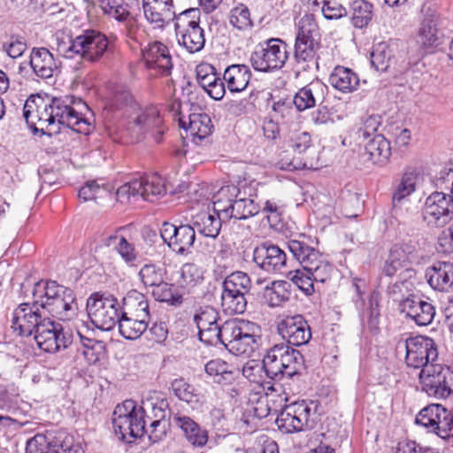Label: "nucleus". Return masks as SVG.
<instances>
[{
  "instance_id": "62",
  "label": "nucleus",
  "mask_w": 453,
  "mask_h": 453,
  "mask_svg": "<svg viewBox=\"0 0 453 453\" xmlns=\"http://www.w3.org/2000/svg\"><path fill=\"white\" fill-rule=\"evenodd\" d=\"M27 47L26 39L19 35H12L9 40L2 45L3 50L12 58L22 56Z\"/></svg>"
},
{
  "instance_id": "27",
  "label": "nucleus",
  "mask_w": 453,
  "mask_h": 453,
  "mask_svg": "<svg viewBox=\"0 0 453 453\" xmlns=\"http://www.w3.org/2000/svg\"><path fill=\"white\" fill-rule=\"evenodd\" d=\"M173 425L180 429L186 440L196 447H203L208 441V432L190 417L176 412L172 417Z\"/></svg>"
},
{
  "instance_id": "57",
  "label": "nucleus",
  "mask_w": 453,
  "mask_h": 453,
  "mask_svg": "<svg viewBox=\"0 0 453 453\" xmlns=\"http://www.w3.org/2000/svg\"><path fill=\"white\" fill-rule=\"evenodd\" d=\"M219 319L218 311L211 306L201 307L193 318L198 331L217 325Z\"/></svg>"
},
{
  "instance_id": "29",
  "label": "nucleus",
  "mask_w": 453,
  "mask_h": 453,
  "mask_svg": "<svg viewBox=\"0 0 453 453\" xmlns=\"http://www.w3.org/2000/svg\"><path fill=\"white\" fill-rule=\"evenodd\" d=\"M226 220L218 211L213 213L202 211L192 218V225L196 231L205 236L215 239L219 234L222 222Z\"/></svg>"
},
{
  "instance_id": "40",
  "label": "nucleus",
  "mask_w": 453,
  "mask_h": 453,
  "mask_svg": "<svg viewBox=\"0 0 453 453\" xmlns=\"http://www.w3.org/2000/svg\"><path fill=\"white\" fill-rule=\"evenodd\" d=\"M207 375L211 377L216 383L231 384L234 379L236 371L233 365L220 359H211L204 366Z\"/></svg>"
},
{
  "instance_id": "17",
  "label": "nucleus",
  "mask_w": 453,
  "mask_h": 453,
  "mask_svg": "<svg viewBox=\"0 0 453 453\" xmlns=\"http://www.w3.org/2000/svg\"><path fill=\"white\" fill-rule=\"evenodd\" d=\"M165 193V184L157 175L135 180L121 186L117 191L119 197L127 196V198H130V196H141L143 200L151 203Z\"/></svg>"
},
{
  "instance_id": "28",
  "label": "nucleus",
  "mask_w": 453,
  "mask_h": 453,
  "mask_svg": "<svg viewBox=\"0 0 453 453\" xmlns=\"http://www.w3.org/2000/svg\"><path fill=\"white\" fill-rule=\"evenodd\" d=\"M425 276L433 289L448 291L453 288V262L436 261L426 268Z\"/></svg>"
},
{
  "instance_id": "35",
  "label": "nucleus",
  "mask_w": 453,
  "mask_h": 453,
  "mask_svg": "<svg viewBox=\"0 0 453 453\" xmlns=\"http://www.w3.org/2000/svg\"><path fill=\"white\" fill-rule=\"evenodd\" d=\"M284 343L273 345L267 350L263 358V368L268 378L273 380H280L283 378L284 365L282 364Z\"/></svg>"
},
{
  "instance_id": "25",
  "label": "nucleus",
  "mask_w": 453,
  "mask_h": 453,
  "mask_svg": "<svg viewBox=\"0 0 453 453\" xmlns=\"http://www.w3.org/2000/svg\"><path fill=\"white\" fill-rule=\"evenodd\" d=\"M328 88L319 80L311 81L300 88L293 97V103L298 111L322 104L326 99Z\"/></svg>"
},
{
  "instance_id": "56",
  "label": "nucleus",
  "mask_w": 453,
  "mask_h": 453,
  "mask_svg": "<svg viewBox=\"0 0 453 453\" xmlns=\"http://www.w3.org/2000/svg\"><path fill=\"white\" fill-rule=\"evenodd\" d=\"M391 61V50L386 43L378 44L371 53V64L379 72H385Z\"/></svg>"
},
{
  "instance_id": "26",
  "label": "nucleus",
  "mask_w": 453,
  "mask_h": 453,
  "mask_svg": "<svg viewBox=\"0 0 453 453\" xmlns=\"http://www.w3.org/2000/svg\"><path fill=\"white\" fill-rule=\"evenodd\" d=\"M146 19L157 28H163L175 17L173 0H142Z\"/></svg>"
},
{
  "instance_id": "16",
  "label": "nucleus",
  "mask_w": 453,
  "mask_h": 453,
  "mask_svg": "<svg viewBox=\"0 0 453 453\" xmlns=\"http://www.w3.org/2000/svg\"><path fill=\"white\" fill-rule=\"evenodd\" d=\"M422 218L430 227H443L453 219V206L449 196L434 191L426 199Z\"/></svg>"
},
{
  "instance_id": "45",
  "label": "nucleus",
  "mask_w": 453,
  "mask_h": 453,
  "mask_svg": "<svg viewBox=\"0 0 453 453\" xmlns=\"http://www.w3.org/2000/svg\"><path fill=\"white\" fill-rule=\"evenodd\" d=\"M222 285V292L229 293L231 296L238 294L245 296L250 289V279L247 273L238 271L228 275Z\"/></svg>"
},
{
  "instance_id": "5",
  "label": "nucleus",
  "mask_w": 453,
  "mask_h": 453,
  "mask_svg": "<svg viewBox=\"0 0 453 453\" xmlns=\"http://www.w3.org/2000/svg\"><path fill=\"white\" fill-rule=\"evenodd\" d=\"M147 416L145 407L137 405L133 400H126L116 406L112 413V426L115 434L126 443H132L146 432Z\"/></svg>"
},
{
  "instance_id": "60",
  "label": "nucleus",
  "mask_w": 453,
  "mask_h": 453,
  "mask_svg": "<svg viewBox=\"0 0 453 453\" xmlns=\"http://www.w3.org/2000/svg\"><path fill=\"white\" fill-rule=\"evenodd\" d=\"M311 273L313 282L324 283L331 278L333 272V265L321 258L317 259L316 264H311L306 268Z\"/></svg>"
},
{
  "instance_id": "3",
  "label": "nucleus",
  "mask_w": 453,
  "mask_h": 453,
  "mask_svg": "<svg viewBox=\"0 0 453 453\" xmlns=\"http://www.w3.org/2000/svg\"><path fill=\"white\" fill-rule=\"evenodd\" d=\"M261 328L254 322L236 319L198 331L199 340L206 345H223L235 356H251L259 346Z\"/></svg>"
},
{
  "instance_id": "18",
  "label": "nucleus",
  "mask_w": 453,
  "mask_h": 453,
  "mask_svg": "<svg viewBox=\"0 0 453 453\" xmlns=\"http://www.w3.org/2000/svg\"><path fill=\"white\" fill-rule=\"evenodd\" d=\"M359 282L361 280L355 279L353 281V287L355 288V296L352 300L357 310L360 311L359 316L364 326H366L368 329L376 333L379 330L380 322V294L373 290L370 293L368 297L367 307L363 298V291Z\"/></svg>"
},
{
  "instance_id": "54",
  "label": "nucleus",
  "mask_w": 453,
  "mask_h": 453,
  "mask_svg": "<svg viewBox=\"0 0 453 453\" xmlns=\"http://www.w3.org/2000/svg\"><path fill=\"white\" fill-rule=\"evenodd\" d=\"M247 299L243 295L222 292L221 294V306L226 313L228 314H242L247 308Z\"/></svg>"
},
{
  "instance_id": "48",
  "label": "nucleus",
  "mask_w": 453,
  "mask_h": 453,
  "mask_svg": "<svg viewBox=\"0 0 453 453\" xmlns=\"http://www.w3.org/2000/svg\"><path fill=\"white\" fill-rule=\"evenodd\" d=\"M417 173L414 171L405 172L400 183L392 195L393 208H396L403 200L412 194L416 189Z\"/></svg>"
},
{
  "instance_id": "23",
  "label": "nucleus",
  "mask_w": 453,
  "mask_h": 453,
  "mask_svg": "<svg viewBox=\"0 0 453 453\" xmlns=\"http://www.w3.org/2000/svg\"><path fill=\"white\" fill-rule=\"evenodd\" d=\"M319 48V41L296 38L294 58L297 75L319 68L317 51Z\"/></svg>"
},
{
  "instance_id": "38",
  "label": "nucleus",
  "mask_w": 453,
  "mask_h": 453,
  "mask_svg": "<svg viewBox=\"0 0 453 453\" xmlns=\"http://www.w3.org/2000/svg\"><path fill=\"white\" fill-rule=\"evenodd\" d=\"M175 33L179 44L183 46L189 53L199 52L203 49L205 43L204 32L200 25L178 30Z\"/></svg>"
},
{
  "instance_id": "44",
  "label": "nucleus",
  "mask_w": 453,
  "mask_h": 453,
  "mask_svg": "<svg viewBox=\"0 0 453 453\" xmlns=\"http://www.w3.org/2000/svg\"><path fill=\"white\" fill-rule=\"evenodd\" d=\"M290 288V283L286 280H273L264 288V297L270 306H279L289 299Z\"/></svg>"
},
{
  "instance_id": "43",
  "label": "nucleus",
  "mask_w": 453,
  "mask_h": 453,
  "mask_svg": "<svg viewBox=\"0 0 453 453\" xmlns=\"http://www.w3.org/2000/svg\"><path fill=\"white\" fill-rule=\"evenodd\" d=\"M373 6L365 0H355L349 5L348 14L352 25L357 28L366 27L373 16Z\"/></svg>"
},
{
  "instance_id": "2",
  "label": "nucleus",
  "mask_w": 453,
  "mask_h": 453,
  "mask_svg": "<svg viewBox=\"0 0 453 453\" xmlns=\"http://www.w3.org/2000/svg\"><path fill=\"white\" fill-rule=\"evenodd\" d=\"M39 306L35 300L20 303L13 311L11 327L19 336H31L45 352L54 353L66 349L73 342V334L63 326L50 319H42Z\"/></svg>"
},
{
  "instance_id": "31",
  "label": "nucleus",
  "mask_w": 453,
  "mask_h": 453,
  "mask_svg": "<svg viewBox=\"0 0 453 453\" xmlns=\"http://www.w3.org/2000/svg\"><path fill=\"white\" fill-rule=\"evenodd\" d=\"M251 71L246 65H232L226 68L223 81L228 90L239 93L246 89L251 79Z\"/></svg>"
},
{
  "instance_id": "49",
  "label": "nucleus",
  "mask_w": 453,
  "mask_h": 453,
  "mask_svg": "<svg viewBox=\"0 0 453 453\" xmlns=\"http://www.w3.org/2000/svg\"><path fill=\"white\" fill-rule=\"evenodd\" d=\"M171 389L179 400L187 403H197L200 401L196 388L182 378L173 380L171 383Z\"/></svg>"
},
{
  "instance_id": "10",
  "label": "nucleus",
  "mask_w": 453,
  "mask_h": 453,
  "mask_svg": "<svg viewBox=\"0 0 453 453\" xmlns=\"http://www.w3.org/2000/svg\"><path fill=\"white\" fill-rule=\"evenodd\" d=\"M86 310L91 323L104 331L113 329L122 315L120 303L115 296L98 292L88 298Z\"/></svg>"
},
{
  "instance_id": "42",
  "label": "nucleus",
  "mask_w": 453,
  "mask_h": 453,
  "mask_svg": "<svg viewBox=\"0 0 453 453\" xmlns=\"http://www.w3.org/2000/svg\"><path fill=\"white\" fill-rule=\"evenodd\" d=\"M282 364L284 365L283 377L293 378L300 375L305 370L304 359L301 352L292 346L284 343Z\"/></svg>"
},
{
  "instance_id": "20",
  "label": "nucleus",
  "mask_w": 453,
  "mask_h": 453,
  "mask_svg": "<svg viewBox=\"0 0 453 453\" xmlns=\"http://www.w3.org/2000/svg\"><path fill=\"white\" fill-rule=\"evenodd\" d=\"M254 263L269 273H282L287 266V255L279 246L265 242L253 250Z\"/></svg>"
},
{
  "instance_id": "21",
  "label": "nucleus",
  "mask_w": 453,
  "mask_h": 453,
  "mask_svg": "<svg viewBox=\"0 0 453 453\" xmlns=\"http://www.w3.org/2000/svg\"><path fill=\"white\" fill-rule=\"evenodd\" d=\"M278 331L289 346H302L311 339V330L302 315L288 316L278 325Z\"/></svg>"
},
{
  "instance_id": "50",
  "label": "nucleus",
  "mask_w": 453,
  "mask_h": 453,
  "mask_svg": "<svg viewBox=\"0 0 453 453\" xmlns=\"http://www.w3.org/2000/svg\"><path fill=\"white\" fill-rule=\"evenodd\" d=\"M229 22L234 28L240 31H244L253 27L250 12L243 4H239L230 11Z\"/></svg>"
},
{
  "instance_id": "7",
  "label": "nucleus",
  "mask_w": 453,
  "mask_h": 453,
  "mask_svg": "<svg viewBox=\"0 0 453 453\" xmlns=\"http://www.w3.org/2000/svg\"><path fill=\"white\" fill-rule=\"evenodd\" d=\"M239 196L240 189L234 185L220 188L213 196V210L226 220H245L258 214L260 206L257 203Z\"/></svg>"
},
{
  "instance_id": "53",
  "label": "nucleus",
  "mask_w": 453,
  "mask_h": 453,
  "mask_svg": "<svg viewBox=\"0 0 453 453\" xmlns=\"http://www.w3.org/2000/svg\"><path fill=\"white\" fill-rule=\"evenodd\" d=\"M173 284H169L165 280L154 287L152 295L157 301L165 302L173 306H180L183 303V296L180 294L173 293Z\"/></svg>"
},
{
  "instance_id": "30",
  "label": "nucleus",
  "mask_w": 453,
  "mask_h": 453,
  "mask_svg": "<svg viewBox=\"0 0 453 453\" xmlns=\"http://www.w3.org/2000/svg\"><path fill=\"white\" fill-rule=\"evenodd\" d=\"M29 65L35 74L42 79L50 78L57 68L53 55L44 47L32 50Z\"/></svg>"
},
{
  "instance_id": "1",
  "label": "nucleus",
  "mask_w": 453,
  "mask_h": 453,
  "mask_svg": "<svg viewBox=\"0 0 453 453\" xmlns=\"http://www.w3.org/2000/svg\"><path fill=\"white\" fill-rule=\"evenodd\" d=\"M73 104V96L32 95L25 102L23 117L34 134L40 133L50 136L51 133L45 131V128L55 123L80 134H89L90 123L72 107Z\"/></svg>"
},
{
  "instance_id": "61",
  "label": "nucleus",
  "mask_w": 453,
  "mask_h": 453,
  "mask_svg": "<svg viewBox=\"0 0 453 453\" xmlns=\"http://www.w3.org/2000/svg\"><path fill=\"white\" fill-rule=\"evenodd\" d=\"M175 31L183 30L200 24V10L198 8H189L179 14L175 13Z\"/></svg>"
},
{
  "instance_id": "36",
  "label": "nucleus",
  "mask_w": 453,
  "mask_h": 453,
  "mask_svg": "<svg viewBox=\"0 0 453 453\" xmlns=\"http://www.w3.org/2000/svg\"><path fill=\"white\" fill-rule=\"evenodd\" d=\"M179 125L181 128L189 131L190 134L203 140L210 135L213 129L211 118L206 113H193L188 116L187 123L182 118H179Z\"/></svg>"
},
{
  "instance_id": "22",
  "label": "nucleus",
  "mask_w": 453,
  "mask_h": 453,
  "mask_svg": "<svg viewBox=\"0 0 453 453\" xmlns=\"http://www.w3.org/2000/svg\"><path fill=\"white\" fill-rule=\"evenodd\" d=\"M400 311L413 319L418 326L430 325L435 315L434 306L416 295H408L400 301Z\"/></svg>"
},
{
  "instance_id": "19",
  "label": "nucleus",
  "mask_w": 453,
  "mask_h": 453,
  "mask_svg": "<svg viewBox=\"0 0 453 453\" xmlns=\"http://www.w3.org/2000/svg\"><path fill=\"white\" fill-rule=\"evenodd\" d=\"M142 61L146 69L150 71V78L171 74L173 69L172 58L167 47L160 42L150 43L142 50Z\"/></svg>"
},
{
  "instance_id": "55",
  "label": "nucleus",
  "mask_w": 453,
  "mask_h": 453,
  "mask_svg": "<svg viewBox=\"0 0 453 453\" xmlns=\"http://www.w3.org/2000/svg\"><path fill=\"white\" fill-rule=\"evenodd\" d=\"M164 269L155 264H146L139 271V277L145 287H156L163 283Z\"/></svg>"
},
{
  "instance_id": "41",
  "label": "nucleus",
  "mask_w": 453,
  "mask_h": 453,
  "mask_svg": "<svg viewBox=\"0 0 453 453\" xmlns=\"http://www.w3.org/2000/svg\"><path fill=\"white\" fill-rule=\"evenodd\" d=\"M106 107L111 111H123V114H130L139 110V105L131 92L123 88L113 92Z\"/></svg>"
},
{
  "instance_id": "47",
  "label": "nucleus",
  "mask_w": 453,
  "mask_h": 453,
  "mask_svg": "<svg viewBox=\"0 0 453 453\" xmlns=\"http://www.w3.org/2000/svg\"><path fill=\"white\" fill-rule=\"evenodd\" d=\"M203 280V270L194 263H186L180 269L177 285L180 288H192Z\"/></svg>"
},
{
  "instance_id": "6",
  "label": "nucleus",
  "mask_w": 453,
  "mask_h": 453,
  "mask_svg": "<svg viewBox=\"0 0 453 453\" xmlns=\"http://www.w3.org/2000/svg\"><path fill=\"white\" fill-rule=\"evenodd\" d=\"M428 256L422 243L416 239H409L395 243L389 250L388 258L382 267V273L388 277L395 275L398 270L405 268L404 277L411 278L416 274L411 265L425 264Z\"/></svg>"
},
{
  "instance_id": "14",
  "label": "nucleus",
  "mask_w": 453,
  "mask_h": 453,
  "mask_svg": "<svg viewBox=\"0 0 453 453\" xmlns=\"http://www.w3.org/2000/svg\"><path fill=\"white\" fill-rule=\"evenodd\" d=\"M407 366L423 369L438 359L437 345L433 338L425 335L408 337L404 341Z\"/></svg>"
},
{
  "instance_id": "8",
  "label": "nucleus",
  "mask_w": 453,
  "mask_h": 453,
  "mask_svg": "<svg viewBox=\"0 0 453 453\" xmlns=\"http://www.w3.org/2000/svg\"><path fill=\"white\" fill-rule=\"evenodd\" d=\"M108 46L106 35L91 29L84 31L74 39H70L68 42H58V50L66 58L80 56L84 60L96 62L104 56Z\"/></svg>"
},
{
  "instance_id": "63",
  "label": "nucleus",
  "mask_w": 453,
  "mask_h": 453,
  "mask_svg": "<svg viewBox=\"0 0 453 453\" xmlns=\"http://www.w3.org/2000/svg\"><path fill=\"white\" fill-rule=\"evenodd\" d=\"M322 13L326 19H338L348 15V11L341 4L335 1H325Z\"/></svg>"
},
{
  "instance_id": "64",
  "label": "nucleus",
  "mask_w": 453,
  "mask_h": 453,
  "mask_svg": "<svg viewBox=\"0 0 453 453\" xmlns=\"http://www.w3.org/2000/svg\"><path fill=\"white\" fill-rule=\"evenodd\" d=\"M411 287H412V283L406 280H402L388 286V292L395 302L400 303L401 300L411 295L409 293L411 290Z\"/></svg>"
},
{
  "instance_id": "15",
  "label": "nucleus",
  "mask_w": 453,
  "mask_h": 453,
  "mask_svg": "<svg viewBox=\"0 0 453 453\" xmlns=\"http://www.w3.org/2000/svg\"><path fill=\"white\" fill-rule=\"evenodd\" d=\"M160 237L173 252L186 256L191 253L196 242V230L190 224L176 226L165 221L160 227Z\"/></svg>"
},
{
  "instance_id": "4",
  "label": "nucleus",
  "mask_w": 453,
  "mask_h": 453,
  "mask_svg": "<svg viewBox=\"0 0 453 453\" xmlns=\"http://www.w3.org/2000/svg\"><path fill=\"white\" fill-rule=\"evenodd\" d=\"M32 294L35 305L58 319L71 320L77 316L78 303L70 288L55 280H40L35 283Z\"/></svg>"
},
{
  "instance_id": "11",
  "label": "nucleus",
  "mask_w": 453,
  "mask_h": 453,
  "mask_svg": "<svg viewBox=\"0 0 453 453\" xmlns=\"http://www.w3.org/2000/svg\"><path fill=\"white\" fill-rule=\"evenodd\" d=\"M288 57V44L280 38H270L256 46L250 62L256 71L269 73L281 69Z\"/></svg>"
},
{
  "instance_id": "24",
  "label": "nucleus",
  "mask_w": 453,
  "mask_h": 453,
  "mask_svg": "<svg viewBox=\"0 0 453 453\" xmlns=\"http://www.w3.org/2000/svg\"><path fill=\"white\" fill-rule=\"evenodd\" d=\"M422 19L418 33V42L423 47H436L439 45L437 35V10L432 3H425L421 7Z\"/></svg>"
},
{
  "instance_id": "34",
  "label": "nucleus",
  "mask_w": 453,
  "mask_h": 453,
  "mask_svg": "<svg viewBox=\"0 0 453 453\" xmlns=\"http://www.w3.org/2000/svg\"><path fill=\"white\" fill-rule=\"evenodd\" d=\"M329 82L335 89L350 93L359 86V77L350 68L337 65L329 76Z\"/></svg>"
},
{
  "instance_id": "52",
  "label": "nucleus",
  "mask_w": 453,
  "mask_h": 453,
  "mask_svg": "<svg viewBox=\"0 0 453 453\" xmlns=\"http://www.w3.org/2000/svg\"><path fill=\"white\" fill-rule=\"evenodd\" d=\"M287 278L306 295L314 293V282L307 269H296L287 273Z\"/></svg>"
},
{
  "instance_id": "33",
  "label": "nucleus",
  "mask_w": 453,
  "mask_h": 453,
  "mask_svg": "<svg viewBox=\"0 0 453 453\" xmlns=\"http://www.w3.org/2000/svg\"><path fill=\"white\" fill-rule=\"evenodd\" d=\"M289 251L303 268L316 264L317 259L321 258L322 254L314 247H311L303 239H290L287 242Z\"/></svg>"
},
{
  "instance_id": "39",
  "label": "nucleus",
  "mask_w": 453,
  "mask_h": 453,
  "mask_svg": "<svg viewBox=\"0 0 453 453\" xmlns=\"http://www.w3.org/2000/svg\"><path fill=\"white\" fill-rule=\"evenodd\" d=\"M150 319L122 314L118 322L119 334L127 340H136L147 330Z\"/></svg>"
},
{
  "instance_id": "51",
  "label": "nucleus",
  "mask_w": 453,
  "mask_h": 453,
  "mask_svg": "<svg viewBox=\"0 0 453 453\" xmlns=\"http://www.w3.org/2000/svg\"><path fill=\"white\" fill-rule=\"evenodd\" d=\"M296 38L307 40H320L319 27L312 14H305L297 24V33Z\"/></svg>"
},
{
  "instance_id": "12",
  "label": "nucleus",
  "mask_w": 453,
  "mask_h": 453,
  "mask_svg": "<svg viewBox=\"0 0 453 453\" xmlns=\"http://www.w3.org/2000/svg\"><path fill=\"white\" fill-rule=\"evenodd\" d=\"M415 423L443 440L453 437V412L440 403H432L421 409L415 418Z\"/></svg>"
},
{
  "instance_id": "32",
  "label": "nucleus",
  "mask_w": 453,
  "mask_h": 453,
  "mask_svg": "<svg viewBox=\"0 0 453 453\" xmlns=\"http://www.w3.org/2000/svg\"><path fill=\"white\" fill-rule=\"evenodd\" d=\"M121 314L150 319L149 302L146 296L135 290H130L120 303Z\"/></svg>"
},
{
  "instance_id": "9",
  "label": "nucleus",
  "mask_w": 453,
  "mask_h": 453,
  "mask_svg": "<svg viewBox=\"0 0 453 453\" xmlns=\"http://www.w3.org/2000/svg\"><path fill=\"white\" fill-rule=\"evenodd\" d=\"M319 403L296 401L286 404L276 418L279 429L287 434L310 431L317 423Z\"/></svg>"
},
{
  "instance_id": "59",
  "label": "nucleus",
  "mask_w": 453,
  "mask_h": 453,
  "mask_svg": "<svg viewBox=\"0 0 453 453\" xmlns=\"http://www.w3.org/2000/svg\"><path fill=\"white\" fill-rule=\"evenodd\" d=\"M43 436L47 442L48 453H59L71 443V439L63 431H47Z\"/></svg>"
},
{
  "instance_id": "58",
  "label": "nucleus",
  "mask_w": 453,
  "mask_h": 453,
  "mask_svg": "<svg viewBox=\"0 0 453 453\" xmlns=\"http://www.w3.org/2000/svg\"><path fill=\"white\" fill-rule=\"evenodd\" d=\"M99 4L104 14L111 16L119 22L126 21L130 15L123 6L122 0H99Z\"/></svg>"
},
{
  "instance_id": "37",
  "label": "nucleus",
  "mask_w": 453,
  "mask_h": 453,
  "mask_svg": "<svg viewBox=\"0 0 453 453\" xmlns=\"http://www.w3.org/2000/svg\"><path fill=\"white\" fill-rule=\"evenodd\" d=\"M365 153L372 164L385 165L391 156L390 142L382 134H375L365 144Z\"/></svg>"
},
{
  "instance_id": "13",
  "label": "nucleus",
  "mask_w": 453,
  "mask_h": 453,
  "mask_svg": "<svg viewBox=\"0 0 453 453\" xmlns=\"http://www.w3.org/2000/svg\"><path fill=\"white\" fill-rule=\"evenodd\" d=\"M452 379L449 368L437 363L426 365L418 374L422 391L436 399H446L453 393Z\"/></svg>"
},
{
  "instance_id": "46",
  "label": "nucleus",
  "mask_w": 453,
  "mask_h": 453,
  "mask_svg": "<svg viewBox=\"0 0 453 453\" xmlns=\"http://www.w3.org/2000/svg\"><path fill=\"white\" fill-rule=\"evenodd\" d=\"M136 126L144 129L156 128L155 141L158 143L162 141L164 134V129L161 127L162 119H160L159 113L157 109L150 108L139 114L134 119Z\"/></svg>"
}]
</instances>
